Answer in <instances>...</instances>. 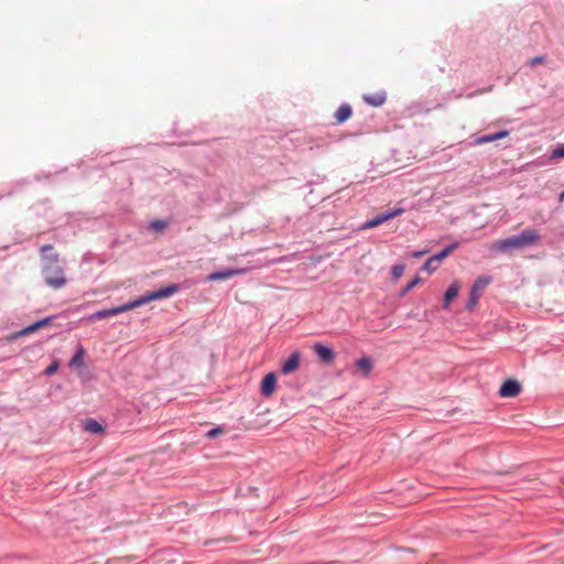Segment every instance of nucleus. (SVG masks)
<instances>
[{
    "label": "nucleus",
    "instance_id": "a211bd4d",
    "mask_svg": "<svg viewBox=\"0 0 564 564\" xmlns=\"http://www.w3.org/2000/svg\"><path fill=\"white\" fill-rule=\"evenodd\" d=\"M456 248H458V242H455L447 248L443 249L437 254L433 256L432 258L435 260L436 263H441L445 258H447Z\"/></svg>",
    "mask_w": 564,
    "mask_h": 564
},
{
    "label": "nucleus",
    "instance_id": "4468645a",
    "mask_svg": "<svg viewBox=\"0 0 564 564\" xmlns=\"http://www.w3.org/2000/svg\"><path fill=\"white\" fill-rule=\"evenodd\" d=\"M459 289H460V286H459L458 282H453L449 285V288L446 290V292L444 294V300H443L444 308L449 307L451 302L458 295Z\"/></svg>",
    "mask_w": 564,
    "mask_h": 564
},
{
    "label": "nucleus",
    "instance_id": "dca6fc26",
    "mask_svg": "<svg viewBox=\"0 0 564 564\" xmlns=\"http://www.w3.org/2000/svg\"><path fill=\"white\" fill-rule=\"evenodd\" d=\"M355 365L358 368V370L361 371L364 377H367L373 368L372 359L369 357H362L357 359Z\"/></svg>",
    "mask_w": 564,
    "mask_h": 564
},
{
    "label": "nucleus",
    "instance_id": "9d476101",
    "mask_svg": "<svg viewBox=\"0 0 564 564\" xmlns=\"http://www.w3.org/2000/svg\"><path fill=\"white\" fill-rule=\"evenodd\" d=\"M275 384H276L275 373H273V372L268 373L262 380L261 393L264 397H270L275 390Z\"/></svg>",
    "mask_w": 564,
    "mask_h": 564
},
{
    "label": "nucleus",
    "instance_id": "6ab92c4d",
    "mask_svg": "<svg viewBox=\"0 0 564 564\" xmlns=\"http://www.w3.org/2000/svg\"><path fill=\"white\" fill-rule=\"evenodd\" d=\"M84 356H85V350H84L83 347H79L78 351L70 359L69 366L70 367H82V366H84Z\"/></svg>",
    "mask_w": 564,
    "mask_h": 564
},
{
    "label": "nucleus",
    "instance_id": "c85d7f7f",
    "mask_svg": "<svg viewBox=\"0 0 564 564\" xmlns=\"http://www.w3.org/2000/svg\"><path fill=\"white\" fill-rule=\"evenodd\" d=\"M558 200H560V202H563V200H564V191L560 194Z\"/></svg>",
    "mask_w": 564,
    "mask_h": 564
},
{
    "label": "nucleus",
    "instance_id": "0eeeda50",
    "mask_svg": "<svg viewBox=\"0 0 564 564\" xmlns=\"http://www.w3.org/2000/svg\"><path fill=\"white\" fill-rule=\"evenodd\" d=\"M521 392V384L514 379L506 380L500 387L499 394L502 398H513Z\"/></svg>",
    "mask_w": 564,
    "mask_h": 564
},
{
    "label": "nucleus",
    "instance_id": "f257e3e1",
    "mask_svg": "<svg viewBox=\"0 0 564 564\" xmlns=\"http://www.w3.org/2000/svg\"><path fill=\"white\" fill-rule=\"evenodd\" d=\"M178 289L180 288L177 284H171V285L162 288L158 291L149 292L148 294L142 295L141 297H139L134 301H131L127 304L95 312L94 314L89 315L87 317V319L89 322H94V321L102 319L106 317H110V316L137 308L141 305L150 303L151 301H156V300L169 297V296L173 295L174 293H176L178 291Z\"/></svg>",
    "mask_w": 564,
    "mask_h": 564
},
{
    "label": "nucleus",
    "instance_id": "2eb2a0df",
    "mask_svg": "<svg viewBox=\"0 0 564 564\" xmlns=\"http://www.w3.org/2000/svg\"><path fill=\"white\" fill-rule=\"evenodd\" d=\"M352 115V109L348 104H343L339 106L337 111L335 112V119L337 123H343L347 121Z\"/></svg>",
    "mask_w": 564,
    "mask_h": 564
},
{
    "label": "nucleus",
    "instance_id": "f8f14e48",
    "mask_svg": "<svg viewBox=\"0 0 564 564\" xmlns=\"http://www.w3.org/2000/svg\"><path fill=\"white\" fill-rule=\"evenodd\" d=\"M508 135H509V131L508 130H502V131H499V132H496V133L478 137V138L475 139L474 144H484V143L494 142V141L503 139V138H506Z\"/></svg>",
    "mask_w": 564,
    "mask_h": 564
},
{
    "label": "nucleus",
    "instance_id": "4be33fe9",
    "mask_svg": "<svg viewBox=\"0 0 564 564\" xmlns=\"http://www.w3.org/2000/svg\"><path fill=\"white\" fill-rule=\"evenodd\" d=\"M421 282V278L419 276H415L406 286L405 289L403 290L402 294H405L408 293L409 291H411L413 288H415L419 283Z\"/></svg>",
    "mask_w": 564,
    "mask_h": 564
},
{
    "label": "nucleus",
    "instance_id": "f03ea898",
    "mask_svg": "<svg viewBox=\"0 0 564 564\" xmlns=\"http://www.w3.org/2000/svg\"><path fill=\"white\" fill-rule=\"evenodd\" d=\"M53 251L54 247L52 245L41 247L42 273L47 285L53 289H61L65 285L66 278L63 268L58 264V254Z\"/></svg>",
    "mask_w": 564,
    "mask_h": 564
},
{
    "label": "nucleus",
    "instance_id": "f3484780",
    "mask_svg": "<svg viewBox=\"0 0 564 564\" xmlns=\"http://www.w3.org/2000/svg\"><path fill=\"white\" fill-rule=\"evenodd\" d=\"M84 427L87 432L93 434H100L104 432V426L94 419H87L84 423Z\"/></svg>",
    "mask_w": 564,
    "mask_h": 564
},
{
    "label": "nucleus",
    "instance_id": "39448f33",
    "mask_svg": "<svg viewBox=\"0 0 564 564\" xmlns=\"http://www.w3.org/2000/svg\"><path fill=\"white\" fill-rule=\"evenodd\" d=\"M404 213V209L403 208H394L390 212H387V213H383V214H380L378 215L377 217L368 220L367 223H365L362 225V229H371V228H375V227H378L379 225L397 217V216H400Z\"/></svg>",
    "mask_w": 564,
    "mask_h": 564
},
{
    "label": "nucleus",
    "instance_id": "b1692460",
    "mask_svg": "<svg viewBox=\"0 0 564 564\" xmlns=\"http://www.w3.org/2000/svg\"><path fill=\"white\" fill-rule=\"evenodd\" d=\"M553 159H556V158H564V143L557 148H555L553 151H552V155H551Z\"/></svg>",
    "mask_w": 564,
    "mask_h": 564
},
{
    "label": "nucleus",
    "instance_id": "cd10ccee",
    "mask_svg": "<svg viewBox=\"0 0 564 564\" xmlns=\"http://www.w3.org/2000/svg\"><path fill=\"white\" fill-rule=\"evenodd\" d=\"M543 61H544V58L542 56H536L531 61V65L542 63Z\"/></svg>",
    "mask_w": 564,
    "mask_h": 564
},
{
    "label": "nucleus",
    "instance_id": "412c9836",
    "mask_svg": "<svg viewBox=\"0 0 564 564\" xmlns=\"http://www.w3.org/2000/svg\"><path fill=\"white\" fill-rule=\"evenodd\" d=\"M403 272H404V265L403 264H395V265L392 267V275L395 279L401 278Z\"/></svg>",
    "mask_w": 564,
    "mask_h": 564
},
{
    "label": "nucleus",
    "instance_id": "393cba45",
    "mask_svg": "<svg viewBox=\"0 0 564 564\" xmlns=\"http://www.w3.org/2000/svg\"><path fill=\"white\" fill-rule=\"evenodd\" d=\"M223 433H224V430L220 426H218V427H215V429L210 430L207 433V437L208 438H214V437H216V436H218V435H220Z\"/></svg>",
    "mask_w": 564,
    "mask_h": 564
},
{
    "label": "nucleus",
    "instance_id": "aec40b11",
    "mask_svg": "<svg viewBox=\"0 0 564 564\" xmlns=\"http://www.w3.org/2000/svg\"><path fill=\"white\" fill-rule=\"evenodd\" d=\"M438 267V263L435 262V260L431 257L429 258L425 263L423 264V270L433 273Z\"/></svg>",
    "mask_w": 564,
    "mask_h": 564
},
{
    "label": "nucleus",
    "instance_id": "423d86ee",
    "mask_svg": "<svg viewBox=\"0 0 564 564\" xmlns=\"http://www.w3.org/2000/svg\"><path fill=\"white\" fill-rule=\"evenodd\" d=\"M51 323H52V317H45V318H43L41 321H37V322L29 325L28 327L17 332V333H13L12 335H10L8 337V339L10 341H12V340H15V339H18V338H20L22 336H28V335H30L32 333H35L36 330H39L41 328H44V327L51 325Z\"/></svg>",
    "mask_w": 564,
    "mask_h": 564
},
{
    "label": "nucleus",
    "instance_id": "1a4fd4ad",
    "mask_svg": "<svg viewBox=\"0 0 564 564\" xmlns=\"http://www.w3.org/2000/svg\"><path fill=\"white\" fill-rule=\"evenodd\" d=\"M313 350L318 357V359L323 362L330 364L335 359V354L333 349L321 343L315 344L313 346Z\"/></svg>",
    "mask_w": 564,
    "mask_h": 564
},
{
    "label": "nucleus",
    "instance_id": "7ed1b4c3",
    "mask_svg": "<svg viewBox=\"0 0 564 564\" xmlns=\"http://www.w3.org/2000/svg\"><path fill=\"white\" fill-rule=\"evenodd\" d=\"M540 241V235L535 229L523 230L518 236H512L494 243V248L505 252L509 249H521L524 247L536 245Z\"/></svg>",
    "mask_w": 564,
    "mask_h": 564
},
{
    "label": "nucleus",
    "instance_id": "6e6552de",
    "mask_svg": "<svg viewBox=\"0 0 564 564\" xmlns=\"http://www.w3.org/2000/svg\"><path fill=\"white\" fill-rule=\"evenodd\" d=\"M247 272V269L240 268V269H228L224 271H217L213 272L207 276L208 281H219V280H228L237 275L245 274Z\"/></svg>",
    "mask_w": 564,
    "mask_h": 564
},
{
    "label": "nucleus",
    "instance_id": "a878e982",
    "mask_svg": "<svg viewBox=\"0 0 564 564\" xmlns=\"http://www.w3.org/2000/svg\"><path fill=\"white\" fill-rule=\"evenodd\" d=\"M57 368H58V362H53L52 365H50V366L45 369V373H46L47 376H51V375H53V373H55V372H56Z\"/></svg>",
    "mask_w": 564,
    "mask_h": 564
},
{
    "label": "nucleus",
    "instance_id": "9b49d317",
    "mask_svg": "<svg viewBox=\"0 0 564 564\" xmlns=\"http://www.w3.org/2000/svg\"><path fill=\"white\" fill-rule=\"evenodd\" d=\"M300 352L294 351L291 354V356L288 358V360L282 366V373L289 375L293 371H295L299 368L300 365Z\"/></svg>",
    "mask_w": 564,
    "mask_h": 564
},
{
    "label": "nucleus",
    "instance_id": "5701e85b",
    "mask_svg": "<svg viewBox=\"0 0 564 564\" xmlns=\"http://www.w3.org/2000/svg\"><path fill=\"white\" fill-rule=\"evenodd\" d=\"M166 221L164 220H154L151 223V228L155 229V230H163L165 227H166Z\"/></svg>",
    "mask_w": 564,
    "mask_h": 564
},
{
    "label": "nucleus",
    "instance_id": "20e7f679",
    "mask_svg": "<svg viewBox=\"0 0 564 564\" xmlns=\"http://www.w3.org/2000/svg\"><path fill=\"white\" fill-rule=\"evenodd\" d=\"M490 281V276H479L478 279H476L470 290L467 310H474V307L478 303L479 297L481 296L482 291L488 286Z\"/></svg>",
    "mask_w": 564,
    "mask_h": 564
},
{
    "label": "nucleus",
    "instance_id": "ddd939ff",
    "mask_svg": "<svg viewBox=\"0 0 564 564\" xmlns=\"http://www.w3.org/2000/svg\"><path fill=\"white\" fill-rule=\"evenodd\" d=\"M362 98L368 105L373 107H380L386 102L387 96L386 93L379 91L375 94L364 95Z\"/></svg>",
    "mask_w": 564,
    "mask_h": 564
},
{
    "label": "nucleus",
    "instance_id": "bb28decb",
    "mask_svg": "<svg viewBox=\"0 0 564 564\" xmlns=\"http://www.w3.org/2000/svg\"><path fill=\"white\" fill-rule=\"evenodd\" d=\"M426 253H427V251H426V250H423V251H414V252L412 253V256H413L414 258H421V257H423V256H424V254H426Z\"/></svg>",
    "mask_w": 564,
    "mask_h": 564
}]
</instances>
